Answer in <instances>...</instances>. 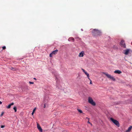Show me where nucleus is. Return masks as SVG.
Masks as SVG:
<instances>
[{
	"mask_svg": "<svg viewBox=\"0 0 132 132\" xmlns=\"http://www.w3.org/2000/svg\"><path fill=\"white\" fill-rule=\"evenodd\" d=\"M101 34V32L98 29H94L92 32V34L94 36H100Z\"/></svg>",
	"mask_w": 132,
	"mask_h": 132,
	"instance_id": "1",
	"label": "nucleus"
},
{
	"mask_svg": "<svg viewBox=\"0 0 132 132\" xmlns=\"http://www.w3.org/2000/svg\"><path fill=\"white\" fill-rule=\"evenodd\" d=\"M110 120L112 122L114 123L115 125L117 126L118 127L120 126L119 123V122L117 120L114 119L113 118H110Z\"/></svg>",
	"mask_w": 132,
	"mask_h": 132,
	"instance_id": "2",
	"label": "nucleus"
},
{
	"mask_svg": "<svg viewBox=\"0 0 132 132\" xmlns=\"http://www.w3.org/2000/svg\"><path fill=\"white\" fill-rule=\"evenodd\" d=\"M103 73L105 75L109 78L111 79L113 81H115L116 79L113 77L111 76V75H109L108 73L105 72H104Z\"/></svg>",
	"mask_w": 132,
	"mask_h": 132,
	"instance_id": "3",
	"label": "nucleus"
},
{
	"mask_svg": "<svg viewBox=\"0 0 132 132\" xmlns=\"http://www.w3.org/2000/svg\"><path fill=\"white\" fill-rule=\"evenodd\" d=\"M88 102L93 105L95 106L96 105L95 103L93 101L92 98L90 97H89L88 98Z\"/></svg>",
	"mask_w": 132,
	"mask_h": 132,
	"instance_id": "4",
	"label": "nucleus"
},
{
	"mask_svg": "<svg viewBox=\"0 0 132 132\" xmlns=\"http://www.w3.org/2000/svg\"><path fill=\"white\" fill-rule=\"evenodd\" d=\"M120 45L121 47H123L124 48H126V45L125 43V41L122 40H121L120 43Z\"/></svg>",
	"mask_w": 132,
	"mask_h": 132,
	"instance_id": "5",
	"label": "nucleus"
},
{
	"mask_svg": "<svg viewBox=\"0 0 132 132\" xmlns=\"http://www.w3.org/2000/svg\"><path fill=\"white\" fill-rule=\"evenodd\" d=\"M81 70L83 71L85 73V75H87L88 79H90V78H89V74L84 69H82Z\"/></svg>",
	"mask_w": 132,
	"mask_h": 132,
	"instance_id": "6",
	"label": "nucleus"
},
{
	"mask_svg": "<svg viewBox=\"0 0 132 132\" xmlns=\"http://www.w3.org/2000/svg\"><path fill=\"white\" fill-rule=\"evenodd\" d=\"M37 128L40 132H42V129L39 125L37 123Z\"/></svg>",
	"mask_w": 132,
	"mask_h": 132,
	"instance_id": "7",
	"label": "nucleus"
},
{
	"mask_svg": "<svg viewBox=\"0 0 132 132\" xmlns=\"http://www.w3.org/2000/svg\"><path fill=\"white\" fill-rule=\"evenodd\" d=\"M114 72L116 73H117L118 74H120L122 73V72L121 71L119 70H115Z\"/></svg>",
	"mask_w": 132,
	"mask_h": 132,
	"instance_id": "8",
	"label": "nucleus"
},
{
	"mask_svg": "<svg viewBox=\"0 0 132 132\" xmlns=\"http://www.w3.org/2000/svg\"><path fill=\"white\" fill-rule=\"evenodd\" d=\"M130 50L129 49H127L124 51H125L124 54L126 55H127L129 53Z\"/></svg>",
	"mask_w": 132,
	"mask_h": 132,
	"instance_id": "9",
	"label": "nucleus"
},
{
	"mask_svg": "<svg viewBox=\"0 0 132 132\" xmlns=\"http://www.w3.org/2000/svg\"><path fill=\"white\" fill-rule=\"evenodd\" d=\"M84 51H81L79 54V57H82L84 56Z\"/></svg>",
	"mask_w": 132,
	"mask_h": 132,
	"instance_id": "10",
	"label": "nucleus"
},
{
	"mask_svg": "<svg viewBox=\"0 0 132 132\" xmlns=\"http://www.w3.org/2000/svg\"><path fill=\"white\" fill-rule=\"evenodd\" d=\"M14 104V103L12 102L9 104L8 106H6V108L7 109H10V108L11 106Z\"/></svg>",
	"mask_w": 132,
	"mask_h": 132,
	"instance_id": "11",
	"label": "nucleus"
},
{
	"mask_svg": "<svg viewBox=\"0 0 132 132\" xmlns=\"http://www.w3.org/2000/svg\"><path fill=\"white\" fill-rule=\"evenodd\" d=\"M58 51V50H56L53 51L52 52V54H53V55H55L56 54Z\"/></svg>",
	"mask_w": 132,
	"mask_h": 132,
	"instance_id": "12",
	"label": "nucleus"
},
{
	"mask_svg": "<svg viewBox=\"0 0 132 132\" xmlns=\"http://www.w3.org/2000/svg\"><path fill=\"white\" fill-rule=\"evenodd\" d=\"M68 40L69 41H72L73 42H74V39L73 37H71L68 39Z\"/></svg>",
	"mask_w": 132,
	"mask_h": 132,
	"instance_id": "13",
	"label": "nucleus"
},
{
	"mask_svg": "<svg viewBox=\"0 0 132 132\" xmlns=\"http://www.w3.org/2000/svg\"><path fill=\"white\" fill-rule=\"evenodd\" d=\"M132 128V126H130L128 128V130H126V132H129L130 131V130H131Z\"/></svg>",
	"mask_w": 132,
	"mask_h": 132,
	"instance_id": "14",
	"label": "nucleus"
},
{
	"mask_svg": "<svg viewBox=\"0 0 132 132\" xmlns=\"http://www.w3.org/2000/svg\"><path fill=\"white\" fill-rule=\"evenodd\" d=\"M13 109L14 110L15 112H16L17 111V108L16 106H14L13 108Z\"/></svg>",
	"mask_w": 132,
	"mask_h": 132,
	"instance_id": "15",
	"label": "nucleus"
},
{
	"mask_svg": "<svg viewBox=\"0 0 132 132\" xmlns=\"http://www.w3.org/2000/svg\"><path fill=\"white\" fill-rule=\"evenodd\" d=\"M78 111L80 113H82V112L81 110L80 109H77Z\"/></svg>",
	"mask_w": 132,
	"mask_h": 132,
	"instance_id": "16",
	"label": "nucleus"
},
{
	"mask_svg": "<svg viewBox=\"0 0 132 132\" xmlns=\"http://www.w3.org/2000/svg\"><path fill=\"white\" fill-rule=\"evenodd\" d=\"M53 55V54H52V53H51L50 54V57H52V55Z\"/></svg>",
	"mask_w": 132,
	"mask_h": 132,
	"instance_id": "17",
	"label": "nucleus"
},
{
	"mask_svg": "<svg viewBox=\"0 0 132 132\" xmlns=\"http://www.w3.org/2000/svg\"><path fill=\"white\" fill-rule=\"evenodd\" d=\"M6 48L5 46H3L2 47V48L3 50H5Z\"/></svg>",
	"mask_w": 132,
	"mask_h": 132,
	"instance_id": "18",
	"label": "nucleus"
},
{
	"mask_svg": "<svg viewBox=\"0 0 132 132\" xmlns=\"http://www.w3.org/2000/svg\"><path fill=\"white\" fill-rule=\"evenodd\" d=\"M29 83L30 84H34V82H31V81H29Z\"/></svg>",
	"mask_w": 132,
	"mask_h": 132,
	"instance_id": "19",
	"label": "nucleus"
},
{
	"mask_svg": "<svg viewBox=\"0 0 132 132\" xmlns=\"http://www.w3.org/2000/svg\"><path fill=\"white\" fill-rule=\"evenodd\" d=\"M36 108H35L33 110L32 112H35V111H36Z\"/></svg>",
	"mask_w": 132,
	"mask_h": 132,
	"instance_id": "20",
	"label": "nucleus"
},
{
	"mask_svg": "<svg viewBox=\"0 0 132 132\" xmlns=\"http://www.w3.org/2000/svg\"><path fill=\"white\" fill-rule=\"evenodd\" d=\"M5 127V126L4 125H1V128H4Z\"/></svg>",
	"mask_w": 132,
	"mask_h": 132,
	"instance_id": "21",
	"label": "nucleus"
},
{
	"mask_svg": "<svg viewBox=\"0 0 132 132\" xmlns=\"http://www.w3.org/2000/svg\"><path fill=\"white\" fill-rule=\"evenodd\" d=\"M90 81V84H92V81H91V80H90V79H89Z\"/></svg>",
	"mask_w": 132,
	"mask_h": 132,
	"instance_id": "22",
	"label": "nucleus"
},
{
	"mask_svg": "<svg viewBox=\"0 0 132 132\" xmlns=\"http://www.w3.org/2000/svg\"><path fill=\"white\" fill-rule=\"evenodd\" d=\"M3 113H4L3 112H2L1 113V116H2L3 115Z\"/></svg>",
	"mask_w": 132,
	"mask_h": 132,
	"instance_id": "23",
	"label": "nucleus"
},
{
	"mask_svg": "<svg viewBox=\"0 0 132 132\" xmlns=\"http://www.w3.org/2000/svg\"><path fill=\"white\" fill-rule=\"evenodd\" d=\"M34 112H32V113H31L32 115H33L34 114Z\"/></svg>",
	"mask_w": 132,
	"mask_h": 132,
	"instance_id": "24",
	"label": "nucleus"
},
{
	"mask_svg": "<svg viewBox=\"0 0 132 132\" xmlns=\"http://www.w3.org/2000/svg\"><path fill=\"white\" fill-rule=\"evenodd\" d=\"M45 106H46L45 104H44V108H45Z\"/></svg>",
	"mask_w": 132,
	"mask_h": 132,
	"instance_id": "25",
	"label": "nucleus"
},
{
	"mask_svg": "<svg viewBox=\"0 0 132 132\" xmlns=\"http://www.w3.org/2000/svg\"><path fill=\"white\" fill-rule=\"evenodd\" d=\"M88 123L89 124L90 123V122L89 121H88Z\"/></svg>",
	"mask_w": 132,
	"mask_h": 132,
	"instance_id": "26",
	"label": "nucleus"
},
{
	"mask_svg": "<svg viewBox=\"0 0 132 132\" xmlns=\"http://www.w3.org/2000/svg\"><path fill=\"white\" fill-rule=\"evenodd\" d=\"M2 102L1 101H0V104H2Z\"/></svg>",
	"mask_w": 132,
	"mask_h": 132,
	"instance_id": "27",
	"label": "nucleus"
},
{
	"mask_svg": "<svg viewBox=\"0 0 132 132\" xmlns=\"http://www.w3.org/2000/svg\"><path fill=\"white\" fill-rule=\"evenodd\" d=\"M13 69H14V68H11V70H13Z\"/></svg>",
	"mask_w": 132,
	"mask_h": 132,
	"instance_id": "28",
	"label": "nucleus"
},
{
	"mask_svg": "<svg viewBox=\"0 0 132 132\" xmlns=\"http://www.w3.org/2000/svg\"><path fill=\"white\" fill-rule=\"evenodd\" d=\"M34 79L36 80V79L35 78H34Z\"/></svg>",
	"mask_w": 132,
	"mask_h": 132,
	"instance_id": "29",
	"label": "nucleus"
},
{
	"mask_svg": "<svg viewBox=\"0 0 132 132\" xmlns=\"http://www.w3.org/2000/svg\"><path fill=\"white\" fill-rule=\"evenodd\" d=\"M86 119H88V120H89V118H88V117H86Z\"/></svg>",
	"mask_w": 132,
	"mask_h": 132,
	"instance_id": "30",
	"label": "nucleus"
},
{
	"mask_svg": "<svg viewBox=\"0 0 132 132\" xmlns=\"http://www.w3.org/2000/svg\"><path fill=\"white\" fill-rule=\"evenodd\" d=\"M90 124L91 125H92V124L91 123H90Z\"/></svg>",
	"mask_w": 132,
	"mask_h": 132,
	"instance_id": "31",
	"label": "nucleus"
}]
</instances>
